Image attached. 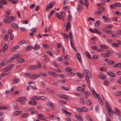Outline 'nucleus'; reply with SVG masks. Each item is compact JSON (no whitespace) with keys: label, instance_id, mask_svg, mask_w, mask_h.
I'll return each instance as SVG.
<instances>
[{"label":"nucleus","instance_id":"obj_1","mask_svg":"<svg viewBox=\"0 0 121 121\" xmlns=\"http://www.w3.org/2000/svg\"><path fill=\"white\" fill-rule=\"evenodd\" d=\"M84 71H85L86 73V74H87V75L86 76V79L87 82L89 84H90L89 78H91L92 76L90 74L89 71L88 70H86L85 69H84L83 70V73H84Z\"/></svg>","mask_w":121,"mask_h":121},{"label":"nucleus","instance_id":"obj_2","mask_svg":"<svg viewBox=\"0 0 121 121\" xmlns=\"http://www.w3.org/2000/svg\"><path fill=\"white\" fill-rule=\"evenodd\" d=\"M106 108H108V114L110 117H112V112L110 105L107 102H106Z\"/></svg>","mask_w":121,"mask_h":121},{"label":"nucleus","instance_id":"obj_3","mask_svg":"<svg viewBox=\"0 0 121 121\" xmlns=\"http://www.w3.org/2000/svg\"><path fill=\"white\" fill-rule=\"evenodd\" d=\"M53 3V2L52 3L51 2L48 4V5L47 6V8L46 9V11H47L49 9H51L52 7L54 6V5Z\"/></svg>","mask_w":121,"mask_h":121},{"label":"nucleus","instance_id":"obj_4","mask_svg":"<svg viewBox=\"0 0 121 121\" xmlns=\"http://www.w3.org/2000/svg\"><path fill=\"white\" fill-rule=\"evenodd\" d=\"M48 74L54 77H58V74L52 71H50L49 72Z\"/></svg>","mask_w":121,"mask_h":121},{"label":"nucleus","instance_id":"obj_5","mask_svg":"<svg viewBox=\"0 0 121 121\" xmlns=\"http://www.w3.org/2000/svg\"><path fill=\"white\" fill-rule=\"evenodd\" d=\"M40 75L38 74H33L31 75L30 78L31 79H34L35 78H37L39 77Z\"/></svg>","mask_w":121,"mask_h":121},{"label":"nucleus","instance_id":"obj_6","mask_svg":"<svg viewBox=\"0 0 121 121\" xmlns=\"http://www.w3.org/2000/svg\"><path fill=\"white\" fill-rule=\"evenodd\" d=\"M76 55L79 62L80 63H82V60L81 55L79 53H76Z\"/></svg>","mask_w":121,"mask_h":121},{"label":"nucleus","instance_id":"obj_7","mask_svg":"<svg viewBox=\"0 0 121 121\" xmlns=\"http://www.w3.org/2000/svg\"><path fill=\"white\" fill-rule=\"evenodd\" d=\"M40 48V46L37 44H35V46L33 47V49L35 50H39Z\"/></svg>","mask_w":121,"mask_h":121},{"label":"nucleus","instance_id":"obj_8","mask_svg":"<svg viewBox=\"0 0 121 121\" xmlns=\"http://www.w3.org/2000/svg\"><path fill=\"white\" fill-rule=\"evenodd\" d=\"M3 21L4 23L7 24L11 23L12 22V21L10 19H8L6 18L4 19Z\"/></svg>","mask_w":121,"mask_h":121},{"label":"nucleus","instance_id":"obj_9","mask_svg":"<svg viewBox=\"0 0 121 121\" xmlns=\"http://www.w3.org/2000/svg\"><path fill=\"white\" fill-rule=\"evenodd\" d=\"M77 9L78 11L79 12H80L82 10V8L81 5L79 4L77 5Z\"/></svg>","mask_w":121,"mask_h":121},{"label":"nucleus","instance_id":"obj_10","mask_svg":"<svg viewBox=\"0 0 121 121\" xmlns=\"http://www.w3.org/2000/svg\"><path fill=\"white\" fill-rule=\"evenodd\" d=\"M63 26L65 28H69L70 29H71V25L69 22H68L66 24L64 23Z\"/></svg>","mask_w":121,"mask_h":121},{"label":"nucleus","instance_id":"obj_11","mask_svg":"<svg viewBox=\"0 0 121 121\" xmlns=\"http://www.w3.org/2000/svg\"><path fill=\"white\" fill-rule=\"evenodd\" d=\"M37 68V67L36 66L32 65L29 67L28 68V69L29 70H32L36 69Z\"/></svg>","mask_w":121,"mask_h":121},{"label":"nucleus","instance_id":"obj_12","mask_svg":"<svg viewBox=\"0 0 121 121\" xmlns=\"http://www.w3.org/2000/svg\"><path fill=\"white\" fill-rule=\"evenodd\" d=\"M14 65L13 64H10L8 67H6L3 70H5L6 69H8L9 70H11V69L13 67Z\"/></svg>","mask_w":121,"mask_h":121},{"label":"nucleus","instance_id":"obj_13","mask_svg":"<svg viewBox=\"0 0 121 121\" xmlns=\"http://www.w3.org/2000/svg\"><path fill=\"white\" fill-rule=\"evenodd\" d=\"M11 25L12 27H13V28L17 29H18L19 27L18 25L16 23H12Z\"/></svg>","mask_w":121,"mask_h":121},{"label":"nucleus","instance_id":"obj_14","mask_svg":"<svg viewBox=\"0 0 121 121\" xmlns=\"http://www.w3.org/2000/svg\"><path fill=\"white\" fill-rule=\"evenodd\" d=\"M75 117L77 118V119L79 121H83V119L81 117L78 116V115L76 114L75 115Z\"/></svg>","mask_w":121,"mask_h":121},{"label":"nucleus","instance_id":"obj_15","mask_svg":"<svg viewBox=\"0 0 121 121\" xmlns=\"http://www.w3.org/2000/svg\"><path fill=\"white\" fill-rule=\"evenodd\" d=\"M22 111H16L13 114V115L14 116H15L18 115L21 113Z\"/></svg>","mask_w":121,"mask_h":121},{"label":"nucleus","instance_id":"obj_16","mask_svg":"<svg viewBox=\"0 0 121 121\" xmlns=\"http://www.w3.org/2000/svg\"><path fill=\"white\" fill-rule=\"evenodd\" d=\"M28 83L30 87L31 88L32 86H35V83L32 81L30 82H28Z\"/></svg>","mask_w":121,"mask_h":121},{"label":"nucleus","instance_id":"obj_17","mask_svg":"<svg viewBox=\"0 0 121 121\" xmlns=\"http://www.w3.org/2000/svg\"><path fill=\"white\" fill-rule=\"evenodd\" d=\"M83 94L86 95L88 96H90L91 95V93L89 91H84L83 92Z\"/></svg>","mask_w":121,"mask_h":121},{"label":"nucleus","instance_id":"obj_18","mask_svg":"<svg viewBox=\"0 0 121 121\" xmlns=\"http://www.w3.org/2000/svg\"><path fill=\"white\" fill-rule=\"evenodd\" d=\"M108 74L110 76L112 77H116V76L115 74L111 72H107Z\"/></svg>","mask_w":121,"mask_h":121},{"label":"nucleus","instance_id":"obj_19","mask_svg":"<svg viewBox=\"0 0 121 121\" xmlns=\"http://www.w3.org/2000/svg\"><path fill=\"white\" fill-rule=\"evenodd\" d=\"M38 116L39 119L43 120H46L45 118H43V115L42 114H39Z\"/></svg>","mask_w":121,"mask_h":121},{"label":"nucleus","instance_id":"obj_20","mask_svg":"<svg viewBox=\"0 0 121 121\" xmlns=\"http://www.w3.org/2000/svg\"><path fill=\"white\" fill-rule=\"evenodd\" d=\"M70 44L74 50V51H75L76 52H77L78 51V50L76 49L75 48V47L74 46V45L72 43V40H70Z\"/></svg>","mask_w":121,"mask_h":121},{"label":"nucleus","instance_id":"obj_21","mask_svg":"<svg viewBox=\"0 0 121 121\" xmlns=\"http://www.w3.org/2000/svg\"><path fill=\"white\" fill-rule=\"evenodd\" d=\"M28 103L30 104H32L33 105L36 104H37V102L35 101L31 100Z\"/></svg>","mask_w":121,"mask_h":121},{"label":"nucleus","instance_id":"obj_22","mask_svg":"<svg viewBox=\"0 0 121 121\" xmlns=\"http://www.w3.org/2000/svg\"><path fill=\"white\" fill-rule=\"evenodd\" d=\"M18 49H20V48L19 46H15L12 48L11 51L12 52H13L15 50H17Z\"/></svg>","mask_w":121,"mask_h":121},{"label":"nucleus","instance_id":"obj_23","mask_svg":"<svg viewBox=\"0 0 121 121\" xmlns=\"http://www.w3.org/2000/svg\"><path fill=\"white\" fill-rule=\"evenodd\" d=\"M36 66L37 67V68H38L39 69H41L42 67V65L41 63L39 61H37L36 64Z\"/></svg>","mask_w":121,"mask_h":121},{"label":"nucleus","instance_id":"obj_24","mask_svg":"<svg viewBox=\"0 0 121 121\" xmlns=\"http://www.w3.org/2000/svg\"><path fill=\"white\" fill-rule=\"evenodd\" d=\"M27 98L24 97H22L20 98H19L18 99V100L19 102L22 101L23 100H26V99Z\"/></svg>","mask_w":121,"mask_h":121},{"label":"nucleus","instance_id":"obj_25","mask_svg":"<svg viewBox=\"0 0 121 121\" xmlns=\"http://www.w3.org/2000/svg\"><path fill=\"white\" fill-rule=\"evenodd\" d=\"M46 89L47 91L49 92L52 93H53V94H55V93L54 91L52 89H51L47 87L46 88Z\"/></svg>","mask_w":121,"mask_h":121},{"label":"nucleus","instance_id":"obj_26","mask_svg":"<svg viewBox=\"0 0 121 121\" xmlns=\"http://www.w3.org/2000/svg\"><path fill=\"white\" fill-rule=\"evenodd\" d=\"M10 107L9 106H1V107L0 108H1V110L2 109H4L5 110H7Z\"/></svg>","mask_w":121,"mask_h":121},{"label":"nucleus","instance_id":"obj_27","mask_svg":"<svg viewBox=\"0 0 121 121\" xmlns=\"http://www.w3.org/2000/svg\"><path fill=\"white\" fill-rule=\"evenodd\" d=\"M13 81L14 83L16 84L19 82L20 80L18 78H14L13 79Z\"/></svg>","mask_w":121,"mask_h":121},{"label":"nucleus","instance_id":"obj_28","mask_svg":"<svg viewBox=\"0 0 121 121\" xmlns=\"http://www.w3.org/2000/svg\"><path fill=\"white\" fill-rule=\"evenodd\" d=\"M77 89L78 91H82L84 90V88L80 86L78 87L77 88Z\"/></svg>","mask_w":121,"mask_h":121},{"label":"nucleus","instance_id":"obj_29","mask_svg":"<svg viewBox=\"0 0 121 121\" xmlns=\"http://www.w3.org/2000/svg\"><path fill=\"white\" fill-rule=\"evenodd\" d=\"M86 119L89 121H92V120L91 118L89 115H86Z\"/></svg>","mask_w":121,"mask_h":121},{"label":"nucleus","instance_id":"obj_30","mask_svg":"<svg viewBox=\"0 0 121 121\" xmlns=\"http://www.w3.org/2000/svg\"><path fill=\"white\" fill-rule=\"evenodd\" d=\"M0 3L2 4L6 5L7 3V2L5 0H0Z\"/></svg>","mask_w":121,"mask_h":121},{"label":"nucleus","instance_id":"obj_31","mask_svg":"<svg viewBox=\"0 0 121 121\" xmlns=\"http://www.w3.org/2000/svg\"><path fill=\"white\" fill-rule=\"evenodd\" d=\"M112 45L113 47H118L119 46L118 44L115 43H112Z\"/></svg>","mask_w":121,"mask_h":121},{"label":"nucleus","instance_id":"obj_32","mask_svg":"<svg viewBox=\"0 0 121 121\" xmlns=\"http://www.w3.org/2000/svg\"><path fill=\"white\" fill-rule=\"evenodd\" d=\"M35 108L34 107H31L27 109L26 110V112H29L31 111L34 110Z\"/></svg>","mask_w":121,"mask_h":121},{"label":"nucleus","instance_id":"obj_33","mask_svg":"<svg viewBox=\"0 0 121 121\" xmlns=\"http://www.w3.org/2000/svg\"><path fill=\"white\" fill-rule=\"evenodd\" d=\"M99 77L101 79H105L106 78V77L105 76L102 74H101L99 75Z\"/></svg>","mask_w":121,"mask_h":121},{"label":"nucleus","instance_id":"obj_34","mask_svg":"<svg viewBox=\"0 0 121 121\" xmlns=\"http://www.w3.org/2000/svg\"><path fill=\"white\" fill-rule=\"evenodd\" d=\"M94 33H98L100 35H101V33L97 30V29H96V28L94 29Z\"/></svg>","mask_w":121,"mask_h":121},{"label":"nucleus","instance_id":"obj_35","mask_svg":"<svg viewBox=\"0 0 121 121\" xmlns=\"http://www.w3.org/2000/svg\"><path fill=\"white\" fill-rule=\"evenodd\" d=\"M29 116V114L28 113H25L22 114L21 116L22 118L26 117Z\"/></svg>","mask_w":121,"mask_h":121},{"label":"nucleus","instance_id":"obj_36","mask_svg":"<svg viewBox=\"0 0 121 121\" xmlns=\"http://www.w3.org/2000/svg\"><path fill=\"white\" fill-rule=\"evenodd\" d=\"M75 108L77 109V110L79 112H82L83 111V110L82 108V107L80 108L78 107H75Z\"/></svg>","mask_w":121,"mask_h":121},{"label":"nucleus","instance_id":"obj_37","mask_svg":"<svg viewBox=\"0 0 121 121\" xmlns=\"http://www.w3.org/2000/svg\"><path fill=\"white\" fill-rule=\"evenodd\" d=\"M100 46L101 48L104 49H108L109 48L108 46L106 45H101Z\"/></svg>","mask_w":121,"mask_h":121},{"label":"nucleus","instance_id":"obj_38","mask_svg":"<svg viewBox=\"0 0 121 121\" xmlns=\"http://www.w3.org/2000/svg\"><path fill=\"white\" fill-rule=\"evenodd\" d=\"M86 56H87L88 58L89 59H91V55L87 51H86Z\"/></svg>","mask_w":121,"mask_h":121},{"label":"nucleus","instance_id":"obj_39","mask_svg":"<svg viewBox=\"0 0 121 121\" xmlns=\"http://www.w3.org/2000/svg\"><path fill=\"white\" fill-rule=\"evenodd\" d=\"M33 48V47L29 45L26 48V50L27 51L31 50Z\"/></svg>","mask_w":121,"mask_h":121},{"label":"nucleus","instance_id":"obj_40","mask_svg":"<svg viewBox=\"0 0 121 121\" xmlns=\"http://www.w3.org/2000/svg\"><path fill=\"white\" fill-rule=\"evenodd\" d=\"M72 17V16L71 15H68L67 17V20L68 21V22H69V23H70V22L71 21Z\"/></svg>","mask_w":121,"mask_h":121},{"label":"nucleus","instance_id":"obj_41","mask_svg":"<svg viewBox=\"0 0 121 121\" xmlns=\"http://www.w3.org/2000/svg\"><path fill=\"white\" fill-rule=\"evenodd\" d=\"M7 64L6 62H2L0 63V68L2 67L3 66Z\"/></svg>","mask_w":121,"mask_h":121},{"label":"nucleus","instance_id":"obj_42","mask_svg":"<svg viewBox=\"0 0 121 121\" xmlns=\"http://www.w3.org/2000/svg\"><path fill=\"white\" fill-rule=\"evenodd\" d=\"M77 76L78 77L82 78L83 77L82 75L78 72H77Z\"/></svg>","mask_w":121,"mask_h":121},{"label":"nucleus","instance_id":"obj_43","mask_svg":"<svg viewBox=\"0 0 121 121\" xmlns=\"http://www.w3.org/2000/svg\"><path fill=\"white\" fill-rule=\"evenodd\" d=\"M25 61V60L23 58H20V60H18L17 62L19 63H21L24 62Z\"/></svg>","mask_w":121,"mask_h":121},{"label":"nucleus","instance_id":"obj_44","mask_svg":"<svg viewBox=\"0 0 121 121\" xmlns=\"http://www.w3.org/2000/svg\"><path fill=\"white\" fill-rule=\"evenodd\" d=\"M39 99H40L41 100H45L46 99V98L44 96H40L38 97Z\"/></svg>","mask_w":121,"mask_h":121},{"label":"nucleus","instance_id":"obj_45","mask_svg":"<svg viewBox=\"0 0 121 121\" xmlns=\"http://www.w3.org/2000/svg\"><path fill=\"white\" fill-rule=\"evenodd\" d=\"M101 55L105 57H107L110 56V55H108L107 53H103L101 54Z\"/></svg>","mask_w":121,"mask_h":121},{"label":"nucleus","instance_id":"obj_46","mask_svg":"<svg viewBox=\"0 0 121 121\" xmlns=\"http://www.w3.org/2000/svg\"><path fill=\"white\" fill-rule=\"evenodd\" d=\"M115 96H119L121 95V91H119L115 93Z\"/></svg>","mask_w":121,"mask_h":121},{"label":"nucleus","instance_id":"obj_47","mask_svg":"<svg viewBox=\"0 0 121 121\" xmlns=\"http://www.w3.org/2000/svg\"><path fill=\"white\" fill-rule=\"evenodd\" d=\"M61 89L63 90H65L67 91H69V89L67 87L64 86L62 87Z\"/></svg>","mask_w":121,"mask_h":121},{"label":"nucleus","instance_id":"obj_48","mask_svg":"<svg viewBox=\"0 0 121 121\" xmlns=\"http://www.w3.org/2000/svg\"><path fill=\"white\" fill-rule=\"evenodd\" d=\"M110 83L107 80V79L105 80L104 83V84L105 85H109Z\"/></svg>","mask_w":121,"mask_h":121},{"label":"nucleus","instance_id":"obj_49","mask_svg":"<svg viewBox=\"0 0 121 121\" xmlns=\"http://www.w3.org/2000/svg\"><path fill=\"white\" fill-rule=\"evenodd\" d=\"M115 5L119 7H121V4L117 2L115 3Z\"/></svg>","mask_w":121,"mask_h":121},{"label":"nucleus","instance_id":"obj_50","mask_svg":"<svg viewBox=\"0 0 121 121\" xmlns=\"http://www.w3.org/2000/svg\"><path fill=\"white\" fill-rule=\"evenodd\" d=\"M32 99L34 100H38L39 99L38 97L36 96H32L31 97Z\"/></svg>","mask_w":121,"mask_h":121},{"label":"nucleus","instance_id":"obj_51","mask_svg":"<svg viewBox=\"0 0 121 121\" xmlns=\"http://www.w3.org/2000/svg\"><path fill=\"white\" fill-rule=\"evenodd\" d=\"M107 53V54H111L114 53V52L113 51H111L110 50H108L106 51Z\"/></svg>","mask_w":121,"mask_h":121},{"label":"nucleus","instance_id":"obj_52","mask_svg":"<svg viewBox=\"0 0 121 121\" xmlns=\"http://www.w3.org/2000/svg\"><path fill=\"white\" fill-rule=\"evenodd\" d=\"M70 69V68H65V71L68 72H71V71L72 70V69Z\"/></svg>","mask_w":121,"mask_h":121},{"label":"nucleus","instance_id":"obj_53","mask_svg":"<svg viewBox=\"0 0 121 121\" xmlns=\"http://www.w3.org/2000/svg\"><path fill=\"white\" fill-rule=\"evenodd\" d=\"M48 106L51 107H53L54 106V104L52 102H49L48 104Z\"/></svg>","mask_w":121,"mask_h":121},{"label":"nucleus","instance_id":"obj_54","mask_svg":"<svg viewBox=\"0 0 121 121\" xmlns=\"http://www.w3.org/2000/svg\"><path fill=\"white\" fill-rule=\"evenodd\" d=\"M13 60V58H12V57L7 60V63H10L11 61Z\"/></svg>","mask_w":121,"mask_h":121},{"label":"nucleus","instance_id":"obj_55","mask_svg":"<svg viewBox=\"0 0 121 121\" xmlns=\"http://www.w3.org/2000/svg\"><path fill=\"white\" fill-rule=\"evenodd\" d=\"M13 106H14L15 109L16 110H18L19 109V107L17 105L14 104L13 105Z\"/></svg>","mask_w":121,"mask_h":121},{"label":"nucleus","instance_id":"obj_56","mask_svg":"<svg viewBox=\"0 0 121 121\" xmlns=\"http://www.w3.org/2000/svg\"><path fill=\"white\" fill-rule=\"evenodd\" d=\"M33 33H36V32L37 30L35 28H33L31 30Z\"/></svg>","mask_w":121,"mask_h":121},{"label":"nucleus","instance_id":"obj_57","mask_svg":"<svg viewBox=\"0 0 121 121\" xmlns=\"http://www.w3.org/2000/svg\"><path fill=\"white\" fill-rule=\"evenodd\" d=\"M59 76L63 79H65L66 78V76L63 74H60L59 75Z\"/></svg>","mask_w":121,"mask_h":121},{"label":"nucleus","instance_id":"obj_58","mask_svg":"<svg viewBox=\"0 0 121 121\" xmlns=\"http://www.w3.org/2000/svg\"><path fill=\"white\" fill-rule=\"evenodd\" d=\"M56 16L59 19H61L62 18V17H61L60 15L57 13H56Z\"/></svg>","mask_w":121,"mask_h":121},{"label":"nucleus","instance_id":"obj_59","mask_svg":"<svg viewBox=\"0 0 121 121\" xmlns=\"http://www.w3.org/2000/svg\"><path fill=\"white\" fill-rule=\"evenodd\" d=\"M47 53L51 56H53V55L52 54V52L49 50L47 51Z\"/></svg>","mask_w":121,"mask_h":121},{"label":"nucleus","instance_id":"obj_60","mask_svg":"<svg viewBox=\"0 0 121 121\" xmlns=\"http://www.w3.org/2000/svg\"><path fill=\"white\" fill-rule=\"evenodd\" d=\"M59 102L62 104H67V102L66 101L62 100H60L59 101Z\"/></svg>","mask_w":121,"mask_h":121},{"label":"nucleus","instance_id":"obj_61","mask_svg":"<svg viewBox=\"0 0 121 121\" xmlns=\"http://www.w3.org/2000/svg\"><path fill=\"white\" fill-rule=\"evenodd\" d=\"M100 69L101 71H106L107 69L106 67H102L100 68Z\"/></svg>","mask_w":121,"mask_h":121},{"label":"nucleus","instance_id":"obj_62","mask_svg":"<svg viewBox=\"0 0 121 121\" xmlns=\"http://www.w3.org/2000/svg\"><path fill=\"white\" fill-rule=\"evenodd\" d=\"M114 61L111 60H110L109 61L108 64L111 65H112L114 64Z\"/></svg>","mask_w":121,"mask_h":121},{"label":"nucleus","instance_id":"obj_63","mask_svg":"<svg viewBox=\"0 0 121 121\" xmlns=\"http://www.w3.org/2000/svg\"><path fill=\"white\" fill-rule=\"evenodd\" d=\"M70 8V6L69 5H68L67 6H65L63 7V9H64L66 10L69 9Z\"/></svg>","mask_w":121,"mask_h":121},{"label":"nucleus","instance_id":"obj_64","mask_svg":"<svg viewBox=\"0 0 121 121\" xmlns=\"http://www.w3.org/2000/svg\"><path fill=\"white\" fill-rule=\"evenodd\" d=\"M97 56V55H95L93 56L92 58V59L94 60L97 59L98 58V57Z\"/></svg>","mask_w":121,"mask_h":121}]
</instances>
